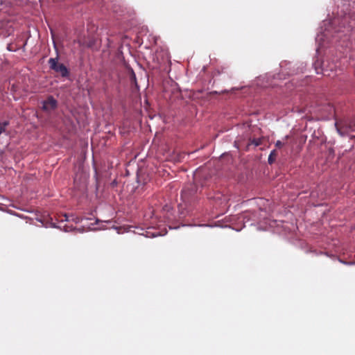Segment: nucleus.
I'll return each instance as SVG.
<instances>
[{"label":"nucleus","instance_id":"f257e3e1","mask_svg":"<svg viewBox=\"0 0 355 355\" xmlns=\"http://www.w3.org/2000/svg\"><path fill=\"white\" fill-rule=\"evenodd\" d=\"M58 60L59 56L58 54L55 58H51L48 60L50 69L58 73L62 78H67L69 76V70L64 64L60 63Z\"/></svg>","mask_w":355,"mask_h":355},{"label":"nucleus","instance_id":"f03ea898","mask_svg":"<svg viewBox=\"0 0 355 355\" xmlns=\"http://www.w3.org/2000/svg\"><path fill=\"white\" fill-rule=\"evenodd\" d=\"M197 189L196 185L190 184L186 186L181 193V199L186 205H191L196 201Z\"/></svg>","mask_w":355,"mask_h":355},{"label":"nucleus","instance_id":"7ed1b4c3","mask_svg":"<svg viewBox=\"0 0 355 355\" xmlns=\"http://www.w3.org/2000/svg\"><path fill=\"white\" fill-rule=\"evenodd\" d=\"M335 125L341 136L350 135L351 132H355V119L336 121Z\"/></svg>","mask_w":355,"mask_h":355},{"label":"nucleus","instance_id":"20e7f679","mask_svg":"<svg viewBox=\"0 0 355 355\" xmlns=\"http://www.w3.org/2000/svg\"><path fill=\"white\" fill-rule=\"evenodd\" d=\"M58 107V101L52 96H49L47 98L42 102V110L46 112H51L55 110Z\"/></svg>","mask_w":355,"mask_h":355},{"label":"nucleus","instance_id":"39448f33","mask_svg":"<svg viewBox=\"0 0 355 355\" xmlns=\"http://www.w3.org/2000/svg\"><path fill=\"white\" fill-rule=\"evenodd\" d=\"M10 122L8 120L0 121V135L1 134L8 135L9 132L8 131V126L9 125Z\"/></svg>","mask_w":355,"mask_h":355},{"label":"nucleus","instance_id":"423d86ee","mask_svg":"<svg viewBox=\"0 0 355 355\" xmlns=\"http://www.w3.org/2000/svg\"><path fill=\"white\" fill-rule=\"evenodd\" d=\"M277 156V151L275 150H272L268 156V163L270 164H272V163H274V162L276 159Z\"/></svg>","mask_w":355,"mask_h":355},{"label":"nucleus","instance_id":"0eeeda50","mask_svg":"<svg viewBox=\"0 0 355 355\" xmlns=\"http://www.w3.org/2000/svg\"><path fill=\"white\" fill-rule=\"evenodd\" d=\"M284 145H285V142L279 141V140L277 141V142L275 143V146L278 148H282Z\"/></svg>","mask_w":355,"mask_h":355},{"label":"nucleus","instance_id":"6e6552de","mask_svg":"<svg viewBox=\"0 0 355 355\" xmlns=\"http://www.w3.org/2000/svg\"><path fill=\"white\" fill-rule=\"evenodd\" d=\"M8 24H9V22H8H8H6V23H5L4 21H1V20H0V30L6 29L5 26H6H6H8Z\"/></svg>","mask_w":355,"mask_h":355},{"label":"nucleus","instance_id":"1a4fd4ad","mask_svg":"<svg viewBox=\"0 0 355 355\" xmlns=\"http://www.w3.org/2000/svg\"><path fill=\"white\" fill-rule=\"evenodd\" d=\"M253 144H254L255 146H259V142L257 141H253Z\"/></svg>","mask_w":355,"mask_h":355},{"label":"nucleus","instance_id":"9d476101","mask_svg":"<svg viewBox=\"0 0 355 355\" xmlns=\"http://www.w3.org/2000/svg\"><path fill=\"white\" fill-rule=\"evenodd\" d=\"M350 137H351L352 139L355 138L354 135H351Z\"/></svg>","mask_w":355,"mask_h":355},{"label":"nucleus","instance_id":"9b49d317","mask_svg":"<svg viewBox=\"0 0 355 355\" xmlns=\"http://www.w3.org/2000/svg\"><path fill=\"white\" fill-rule=\"evenodd\" d=\"M288 136H286V137H285V140H287V139H288Z\"/></svg>","mask_w":355,"mask_h":355}]
</instances>
